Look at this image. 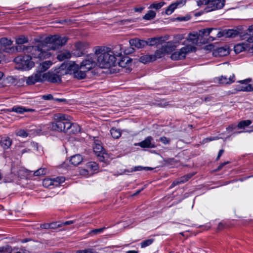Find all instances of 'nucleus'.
<instances>
[{
	"label": "nucleus",
	"instance_id": "obj_1",
	"mask_svg": "<svg viewBox=\"0 0 253 253\" xmlns=\"http://www.w3.org/2000/svg\"><path fill=\"white\" fill-rule=\"evenodd\" d=\"M67 42V38L66 37L55 35L45 38L37 45L26 46L23 44L28 42V38L24 36H20L16 38V43L18 45L15 47V49L18 52H24L25 55L17 57L14 60L24 69L29 70L34 65V61H32V59L48 58L51 55L50 50L59 49Z\"/></svg>",
	"mask_w": 253,
	"mask_h": 253
},
{
	"label": "nucleus",
	"instance_id": "obj_2",
	"mask_svg": "<svg viewBox=\"0 0 253 253\" xmlns=\"http://www.w3.org/2000/svg\"><path fill=\"white\" fill-rule=\"evenodd\" d=\"M94 53L86 56L89 61L94 63L101 68H109L116 66V57L112 54V49L105 46H96Z\"/></svg>",
	"mask_w": 253,
	"mask_h": 253
},
{
	"label": "nucleus",
	"instance_id": "obj_3",
	"mask_svg": "<svg viewBox=\"0 0 253 253\" xmlns=\"http://www.w3.org/2000/svg\"><path fill=\"white\" fill-rule=\"evenodd\" d=\"M94 68V63L89 61L86 56L85 59L81 63L80 66L73 63L67 69L70 74H73L75 78L82 80L85 78L86 72Z\"/></svg>",
	"mask_w": 253,
	"mask_h": 253
},
{
	"label": "nucleus",
	"instance_id": "obj_4",
	"mask_svg": "<svg viewBox=\"0 0 253 253\" xmlns=\"http://www.w3.org/2000/svg\"><path fill=\"white\" fill-rule=\"evenodd\" d=\"M70 119V116L65 114H59L55 115V122L50 125L51 129L58 131L68 132L71 126Z\"/></svg>",
	"mask_w": 253,
	"mask_h": 253
},
{
	"label": "nucleus",
	"instance_id": "obj_5",
	"mask_svg": "<svg viewBox=\"0 0 253 253\" xmlns=\"http://www.w3.org/2000/svg\"><path fill=\"white\" fill-rule=\"evenodd\" d=\"M245 38L244 39H246L247 42H243L236 44L234 46V51L236 53H239L245 50L248 49V42H253V25L249 27L248 30V32L245 35Z\"/></svg>",
	"mask_w": 253,
	"mask_h": 253
},
{
	"label": "nucleus",
	"instance_id": "obj_6",
	"mask_svg": "<svg viewBox=\"0 0 253 253\" xmlns=\"http://www.w3.org/2000/svg\"><path fill=\"white\" fill-rule=\"evenodd\" d=\"M196 47L192 45L188 44L182 47L179 50L176 51L172 53L171 59L174 60H178L183 59L186 55L192 52L196 51Z\"/></svg>",
	"mask_w": 253,
	"mask_h": 253
},
{
	"label": "nucleus",
	"instance_id": "obj_7",
	"mask_svg": "<svg viewBox=\"0 0 253 253\" xmlns=\"http://www.w3.org/2000/svg\"><path fill=\"white\" fill-rule=\"evenodd\" d=\"M60 69L54 71L50 70L47 73L42 74L43 81H47L52 83H59L61 81V73Z\"/></svg>",
	"mask_w": 253,
	"mask_h": 253
},
{
	"label": "nucleus",
	"instance_id": "obj_8",
	"mask_svg": "<svg viewBox=\"0 0 253 253\" xmlns=\"http://www.w3.org/2000/svg\"><path fill=\"white\" fill-rule=\"evenodd\" d=\"M208 1V6L205 8L206 12H211L222 9L225 5L224 0H206Z\"/></svg>",
	"mask_w": 253,
	"mask_h": 253
},
{
	"label": "nucleus",
	"instance_id": "obj_9",
	"mask_svg": "<svg viewBox=\"0 0 253 253\" xmlns=\"http://www.w3.org/2000/svg\"><path fill=\"white\" fill-rule=\"evenodd\" d=\"M133 48L129 47L128 49H125L122 45H118L115 46L112 49L111 54L114 55L116 57V61H117V57H121L122 56V53L125 54H129L133 52Z\"/></svg>",
	"mask_w": 253,
	"mask_h": 253
},
{
	"label": "nucleus",
	"instance_id": "obj_10",
	"mask_svg": "<svg viewBox=\"0 0 253 253\" xmlns=\"http://www.w3.org/2000/svg\"><path fill=\"white\" fill-rule=\"evenodd\" d=\"M93 152L98 157L100 161H105L107 158V154L103 152V148L100 144L99 141L94 142V145L93 146Z\"/></svg>",
	"mask_w": 253,
	"mask_h": 253
},
{
	"label": "nucleus",
	"instance_id": "obj_11",
	"mask_svg": "<svg viewBox=\"0 0 253 253\" xmlns=\"http://www.w3.org/2000/svg\"><path fill=\"white\" fill-rule=\"evenodd\" d=\"M141 148H154L156 147L154 139L151 136L147 137L144 140L135 144Z\"/></svg>",
	"mask_w": 253,
	"mask_h": 253
},
{
	"label": "nucleus",
	"instance_id": "obj_12",
	"mask_svg": "<svg viewBox=\"0 0 253 253\" xmlns=\"http://www.w3.org/2000/svg\"><path fill=\"white\" fill-rule=\"evenodd\" d=\"M215 80L220 84H229L235 81V76L234 74H232L229 77L221 76L219 77L215 78Z\"/></svg>",
	"mask_w": 253,
	"mask_h": 253
},
{
	"label": "nucleus",
	"instance_id": "obj_13",
	"mask_svg": "<svg viewBox=\"0 0 253 253\" xmlns=\"http://www.w3.org/2000/svg\"><path fill=\"white\" fill-rule=\"evenodd\" d=\"M41 82H43L42 74L38 73L37 71V73L28 77L26 79V83L29 85Z\"/></svg>",
	"mask_w": 253,
	"mask_h": 253
},
{
	"label": "nucleus",
	"instance_id": "obj_14",
	"mask_svg": "<svg viewBox=\"0 0 253 253\" xmlns=\"http://www.w3.org/2000/svg\"><path fill=\"white\" fill-rule=\"evenodd\" d=\"M186 1V0H179L171 3L166 9L165 13L168 15H170L178 6L184 5Z\"/></svg>",
	"mask_w": 253,
	"mask_h": 253
},
{
	"label": "nucleus",
	"instance_id": "obj_15",
	"mask_svg": "<svg viewBox=\"0 0 253 253\" xmlns=\"http://www.w3.org/2000/svg\"><path fill=\"white\" fill-rule=\"evenodd\" d=\"M18 248H13L9 245L0 247V253H27L26 250L17 251Z\"/></svg>",
	"mask_w": 253,
	"mask_h": 253
},
{
	"label": "nucleus",
	"instance_id": "obj_16",
	"mask_svg": "<svg viewBox=\"0 0 253 253\" xmlns=\"http://www.w3.org/2000/svg\"><path fill=\"white\" fill-rule=\"evenodd\" d=\"M76 50L73 54L77 57H80L84 54V52L86 47V44L84 43L79 42L75 45Z\"/></svg>",
	"mask_w": 253,
	"mask_h": 253
},
{
	"label": "nucleus",
	"instance_id": "obj_17",
	"mask_svg": "<svg viewBox=\"0 0 253 253\" xmlns=\"http://www.w3.org/2000/svg\"><path fill=\"white\" fill-rule=\"evenodd\" d=\"M129 44L132 47L134 46L137 48H141L147 45V42L144 40L134 39L129 41Z\"/></svg>",
	"mask_w": 253,
	"mask_h": 253
},
{
	"label": "nucleus",
	"instance_id": "obj_18",
	"mask_svg": "<svg viewBox=\"0 0 253 253\" xmlns=\"http://www.w3.org/2000/svg\"><path fill=\"white\" fill-rule=\"evenodd\" d=\"M0 43L1 46L4 47L3 50L5 52H8L10 50L14 49L13 47H9L12 44V41L11 40L8 39L6 38H2L0 39Z\"/></svg>",
	"mask_w": 253,
	"mask_h": 253
},
{
	"label": "nucleus",
	"instance_id": "obj_19",
	"mask_svg": "<svg viewBox=\"0 0 253 253\" xmlns=\"http://www.w3.org/2000/svg\"><path fill=\"white\" fill-rule=\"evenodd\" d=\"M212 31L215 32V34L216 37L220 38L222 36V33L217 29L214 28H206L200 31V33L203 36H208L210 35Z\"/></svg>",
	"mask_w": 253,
	"mask_h": 253
},
{
	"label": "nucleus",
	"instance_id": "obj_20",
	"mask_svg": "<svg viewBox=\"0 0 253 253\" xmlns=\"http://www.w3.org/2000/svg\"><path fill=\"white\" fill-rule=\"evenodd\" d=\"M229 53V48L227 46L220 47L215 49L213 54L215 56H224Z\"/></svg>",
	"mask_w": 253,
	"mask_h": 253
},
{
	"label": "nucleus",
	"instance_id": "obj_21",
	"mask_svg": "<svg viewBox=\"0 0 253 253\" xmlns=\"http://www.w3.org/2000/svg\"><path fill=\"white\" fill-rule=\"evenodd\" d=\"M52 63L50 61H45L40 64L37 68V72L42 74V73L47 70L52 65Z\"/></svg>",
	"mask_w": 253,
	"mask_h": 253
},
{
	"label": "nucleus",
	"instance_id": "obj_22",
	"mask_svg": "<svg viewBox=\"0 0 253 253\" xmlns=\"http://www.w3.org/2000/svg\"><path fill=\"white\" fill-rule=\"evenodd\" d=\"M194 173H188L180 178L174 181L171 184V186H174L176 185L183 183L188 181L192 176L194 175Z\"/></svg>",
	"mask_w": 253,
	"mask_h": 253
},
{
	"label": "nucleus",
	"instance_id": "obj_23",
	"mask_svg": "<svg viewBox=\"0 0 253 253\" xmlns=\"http://www.w3.org/2000/svg\"><path fill=\"white\" fill-rule=\"evenodd\" d=\"M251 81V79H247L245 80L240 81L239 83H241L243 84H245V86H243L240 89V90L244 91H251L253 90V84H248V83Z\"/></svg>",
	"mask_w": 253,
	"mask_h": 253
},
{
	"label": "nucleus",
	"instance_id": "obj_24",
	"mask_svg": "<svg viewBox=\"0 0 253 253\" xmlns=\"http://www.w3.org/2000/svg\"><path fill=\"white\" fill-rule=\"evenodd\" d=\"M12 144V140L8 137H3L0 140V145L4 150L8 149Z\"/></svg>",
	"mask_w": 253,
	"mask_h": 253
},
{
	"label": "nucleus",
	"instance_id": "obj_25",
	"mask_svg": "<svg viewBox=\"0 0 253 253\" xmlns=\"http://www.w3.org/2000/svg\"><path fill=\"white\" fill-rule=\"evenodd\" d=\"M131 59L128 57H123L118 62L119 66L122 68H127L130 66Z\"/></svg>",
	"mask_w": 253,
	"mask_h": 253
},
{
	"label": "nucleus",
	"instance_id": "obj_26",
	"mask_svg": "<svg viewBox=\"0 0 253 253\" xmlns=\"http://www.w3.org/2000/svg\"><path fill=\"white\" fill-rule=\"evenodd\" d=\"M165 53H168L173 51L175 46L172 42H168L162 46Z\"/></svg>",
	"mask_w": 253,
	"mask_h": 253
},
{
	"label": "nucleus",
	"instance_id": "obj_27",
	"mask_svg": "<svg viewBox=\"0 0 253 253\" xmlns=\"http://www.w3.org/2000/svg\"><path fill=\"white\" fill-rule=\"evenodd\" d=\"M140 62L146 64L147 63L155 61V58L153 56V54H146L141 56L139 58Z\"/></svg>",
	"mask_w": 253,
	"mask_h": 253
},
{
	"label": "nucleus",
	"instance_id": "obj_28",
	"mask_svg": "<svg viewBox=\"0 0 253 253\" xmlns=\"http://www.w3.org/2000/svg\"><path fill=\"white\" fill-rule=\"evenodd\" d=\"M53 188L59 186L65 180V177L63 176L57 177L52 178Z\"/></svg>",
	"mask_w": 253,
	"mask_h": 253
},
{
	"label": "nucleus",
	"instance_id": "obj_29",
	"mask_svg": "<svg viewBox=\"0 0 253 253\" xmlns=\"http://www.w3.org/2000/svg\"><path fill=\"white\" fill-rule=\"evenodd\" d=\"M83 158L80 155H75L71 157L70 162L72 165L77 166L80 164Z\"/></svg>",
	"mask_w": 253,
	"mask_h": 253
},
{
	"label": "nucleus",
	"instance_id": "obj_30",
	"mask_svg": "<svg viewBox=\"0 0 253 253\" xmlns=\"http://www.w3.org/2000/svg\"><path fill=\"white\" fill-rule=\"evenodd\" d=\"M71 57V53L68 51H65L58 54L57 58L60 61H63L70 58Z\"/></svg>",
	"mask_w": 253,
	"mask_h": 253
},
{
	"label": "nucleus",
	"instance_id": "obj_31",
	"mask_svg": "<svg viewBox=\"0 0 253 253\" xmlns=\"http://www.w3.org/2000/svg\"><path fill=\"white\" fill-rule=\"evenodd\" d=\"M153 168L151 167H142V166H135L133 168H132L130 169H128L126 171L128 172H132L133 171H141L142 170H152Z\"/></svg>",
	"mask_w": 253,
	"mask_h": 253
},
{
	"label": "nucleus",
	"instance_id": "obj_32",
	"mask_svg": "<svg viewBox=\"0 0 253 253\" xmlns=\"http://www.w3.org/2000/svg\"><path fill=\"white\" fill-rule=\"evenodd\" d=\"M30 131L29 130H24L21 129L17 130L15 132V134L17 136L22 138H26L30 136Z\"/></svg>",
	"mask_w": 253,
	"mask_h": 253
},
{
	"label": "nucleus",
	"instance_id": "obj_33",
	"mask_svg": "<svg viewBox=\"0 0 253 253\" xmlns=\"http://www.w3.org/2000/svg\"><path fill=\"white\" fill-rule=\"evenodd\" d=\"M198 35L197 33L189 34L187 38V41L191 42L192 44H196L198 41Z\"/></svg>",
	"mask_w": 253,
	"mask_h": 253
},
{
	"label": "nucleus",
	"instance_id": "obj_34",
	"mask_svg": "<svg viewBox=\"0 0 253 253\" xmlns=\"http://www.w3.org/2000/svg\"><path fill=\"white\" fill-rule=\"evenodd\" d=\"M156 15V13L153 10H149L143 16V19L146 20H150L153 19Z\"/></svg>",
	"mask_w": 253,
	"mask_h": 253
},
{
	"label": "nucleus",
	"instance_id": "obj_35",
	"mask_svg": "<svg viewBox=\"0 0 253 253\" xmlns=\"http://www.w3.org/2000/svg\"><path fill=\"white\" fill-rule=\"evenodd\" d=\"M165 54L163 49L161 47L156 51L155 54L153 55V56L154 57L155 60H156L157 59L164 57Z\"/></svg>",
	"mask_w": 253,
	"mask_h": 253
},
{
	"label": "nucleus",
	"instance_id": "obj_36",
	"mask_svg": "<svg viewBox=\"0 0 253 253\" xmlns=\"http://www.w3.org/2000/svg\"><path fill=\"white\" fill-rule=\"evenodd\" d=\"M251 124L252 121L250 120L242 121L238 123L237 127L240 129L244 128L245 127L250 126Z\"/></svg>",
	"mask_w": 253,
	"mask_h": 253
},
{
	"label": "nucleus",
	"instance_id": "obj_37",
	"mask_svg": "<svg viewBox=\"0 0 253 253\" xmlns=\"http://www.w3.org/2000/svg\"><path fill=\"white\" fill-rule=\"evenodd\" d=\"M69 130V132L77 133L80 131L81 127L80 126L77 124L71 123V126L70 127Z\"/></svg>",
	"mask_w": 253,
	"mask_h": 253
},
{
	"label": "nucleus",
	"instance_id": "obj_38",
	"mask_svg": "<svg viewBox=\"0 0 253 253\" xmlns=\"http://www.w3.org/2000/svg\"><path fill=\"white\" fill-rule=\"evenodd\" d=\"M12 111L13 112H15L18 113H23L25 112L30 111L31 110L30 109H26L25 107H21V106H14L12 108Z\"/></svg>",
	"mask_w": 253,
	"mask_h": 253
},
{
	"label": "nucleus",
	"instance_id": "obj_39",
	"mask_svg": "<svg viewBox=\"0 0 253 253\" xmlns=\"http://www.w3.org/2000/svg\"><path fill=\"white\" fill-rule=\"evenodd\" d=\"M110 133L112 136L115 139L119 138L121 135L120 130L115 128H112L111 129Z\"/></svg>",
	"mask_w": 253,
	"mask_h": 253
},
{
	"label": "nucleus",
	"instance_id": "obj_40",
	"mask_svg": "<svg viewBox=\"0 0 253 253\" xmlns=\"http://www.w3.org/2000/svg\"><path fill=\"white\" fill-rule=\"evenodd\" d=\"M42 185L45 188H53L52 178H46L42 181Z\"/></svg>",
	"mask_w": 253,
	"mask_h": 253
},
{
	"label": "nucleus",
	"instance_id": "obj_41",
	"mask_svg": "<svg viewBox=\"0 0 253 253\" xmlns=\"http://www.w3.org/2000/svg\"><path fill=\"white\" fill-rule=\"evenodd\" d=\"M47 172V169L46 168H40L35 171L34 173L35 176H41L45 174Z\"/></svg>",
	"mask_w": 253,
	"mask_h": 253
},
{
	"label": "nucleus",
	"instance_id": "obj_42",
	"mask_svg": "<svg viewBox=\"0 0 253 253\" xmlns=\"http://www.w3.org/2000/svg\"><path fill=\"white\" fill-rule=\"evenodd\" d=\"M164 4L165 2L163 1L159 2L158 3H153L150 5L149 8L159 9H160Z\"/></svg>",
	"mask_w": 253,
	"mask_h": 253
},
{
	"label": "nucleus",
	"instance_id": "obj_43",
	"mask_svg": "<svg viewBox=\"0 0 253 253\" xmlns=\"http://www.w3.org/2000/svg\"><path fill=\"white\" fill-rule=\"evenodd\" d=\"M153 242H154V239H147L145 241H143V242H142L141 243V247L142 248H144L151 245Z\"/></svg>",
	"mask_w": 253,
	"mask_h": 253
},
{
	"label": "nucleus",
	"instance_id": "obj_44",
	"mask_svg": "<svg viewBox=\"0 0 253 253\" xmlns=\"http://www.w3.org/2000/svg\"><path fill=\"white\" fill-rule=\"evenodd\" d=\"M159 42V39L156 38L148 39L147 41H146L147 45H154L157 44Z\"/></svg>",
	"mask_w": 253,
	"mask_h": 253
},
{
	"label": "nucleus",
	"instance_id": "obj_45",
	"mask_svg": "<svg viewBox=\"0 0 253 253\" xmlns=\"http://www.w3.org/2000/svg\"><path fill=\"white\" fill-rule=\"evenodd\" d=\"M77 253H97L93 249H86L84 250H78L77 251Z\"/></svg>",
	"mask_w": 253,
	"mask_h": 253
},
{
	"label": "nucleus",
	"instance_id": "obj_46",
	"mask_svg": "<svg viewBox=\"0 0 253 253\" xmlns=\"http://www.w3.org/2000/svg\"><path fill=\"white\" fill-rule=\"evenodd\" d=\"M74 223V221L73 220H69L65 222H61L60 224H58L57 226V227H62L63 226H66L72 224Z\"/></svg>",
	"mask_w": 253,
	"mask_h": 253
},
{
	"label": "nucleus",
	"instance_id": "obj_47",
	"mask_svg": "<svg viewBox=\"0 0 253 253\" xmlns=\"http://www.w3.org/2000/svg\"><path fill=\"white\" fill-rule=\"evenodd\" d=\"M206 0H197L196 1L197 4L198 6H201L202 5H205L208 6V1Z\"/></svg>",
	"mask_w": 253,
	"mask_h": 253
},
{
	"label": "nucleus",
	"instance_id": "obj_48",
	"mask_svg": "<svg viewBox=\"0 0 253 253\" xmlns=\"http://www.w3.org/2000/svg\"><path fill=\"white\" fill-rule=\"evenodd\" d=\"M105 229V227L100 228L98 229H94L91 231V234H97L103 232V231Z\"/></svg>",
	"mask_w": 253,
	"mask_h": 253
},
{
	"label": "nucleus",
	"instance_id": "obj_49",
	"mask_svg": "<svg viewBox=\"0 0 253 253\" xmlns=\"http://www.w3.org/2000/svg\"><path fill=\"white\" fill-rule=\"evenodd\" d=\"M160 140L164 144H168L170 143V139L165 136L161 137Z\"/></svg>",
	"mask_w": 253,
	"mask_h": 253
},
{
	"label": "nucleus",
	"instance_id": "obj_50",
	"mask_svg": "<svg viewBox=\"0 0 253 253\" xmlns=\"http://www.w3.org/2000/svg\"><path fill=\"white\" fill-rule=\"evenodd\" d=\"M237 127V126L235 124H232L230 126H229L227 128L226 130L228 132H231L233 131L234 129H235Z\"/></svg>",
	"mask_w": 253,
	"mask_h": 253
},
{
	"label": "nucleus",
	"instance_id": "obj_51",
	"mask_svg": "<svg viewBox=\"0 0 253 253\" xmlns=\"http://www.w3.org/2000/svg\"><path fill=\"white\" fill-rule=\"evenodd\" d=\"M52 225L53 224H43L41 225V227L42 229H49L53 228V226H52Z\"/></svg>",
	"mask_w": 253,
	"mask_h": 253
},
{
	"label": "nucleus",
	"instance_id": "obj_52",
	"mask_svg": "<svg viewBox=\"0 0 253 253\" xmlns=\"http://www.w3.org/2000/svg\"><path fill=\"white\" fill-rule=\"evenodd\" d=\"M214 46L213 44H209L208 45H207L205 46V49H206V50H215L214 49Z\"/></svg>",
	"mask_w": 253,
	"mask_h": 253
},
{
	"label": "nucleus",
	"instance_id": "obj_53",
	"mask_svg": "<svg viewBox=\"0 0 253 253\" xmlns=\"http://www.w3.org/2000/svg\"><path fill=\"white\" fill-rule=\"evenodd\" d=\"M42 97L43 99L47 100H49L53 99V96L51 94L44 95Z\"/></svg>",
	"mask_w": 253,
	"mask_h": 253
},
{
	"label": "nucleus",
	"instance_id": "obj_54",
	"mask_svg": "<svg viewBox=\"0 0 253 253\" xmlns=\"http://www.w3.org/2000/svg\"><path fill=\"white\" fill-rule=\"evenodd\" d=\"M218 138H219L218 137H209V138H207L206 139H204V141L205 142H209V141H212V140H217Z\"/></svg>",
	"mask_w": 253,
	"mask_h": 253
},
{
	"label": "nucleus",
	"instance_id": "obj_55",
	"mask_svg": "<svg viewBox=\"0 0 253 253\" xmlns=\"http://www.w3.org/2000/svg\"><path fill=\"white\" fill-rule=\"evenodd\" d=\"M144 9V7H135L134 8V10L135 12H141Z\"/></svg>",
	"mask_w": 253,
	"mask_h": 253
},
{
	"label": "nucleus",
	"instance_id": "obj_56",
	"mask_svg": "<svg viewBox=\"0 0 253 253\" xmlns=\"http://www.w3.org/2000/svg\"><path fill=\"white\" fill-rule=\"evenodd\" d=\"M234 31L232 30H229V31L228 32V36H230V37H234L235 36V35L236 34H234Z\"/></svg>",
	"mask_w": 253,
	"mask_h": 253
},
{
	"label": "nucleus",
	"instance_id": "obj_57",
	"mask_svg": "<svg viewBox=\"0 0 253 253\" xmlns=\"http://www.w3.org/2000/svg\"><path fill=\"white\" fill-rule=\"evenodd\" d=\"M223 152H224V150L221 149L219 150L218 155H217V157L216 158L217 160H218L220 158L221 156L223 154Z\"/></svg>",
	"mask_w": 253,
	"mask_h": 253
},
{
	"label": "nucleus",
	"instance_id": "obj_58",
	"mask_svg": "<svg viewBox=\"0 0 253 253\" xmlns=\"http://www.w3.org/2000/svg\"><path fill=\"white\" fill-rule=\"evenodd\" d=\"M184 39L183 35H178L175 37V39L177 40H182Z\"/></svg>",
	"mask_w": 253,
	"mask_h": 253
},
{
	"label": "nucleus",
	"instance_id": "obj_59",
	"mask_svg": "<svg viewBox=\"0 0 253 253\" xmlns=\"http://www.w3.org/2000/svg\"><path fill=\"white\" fill-rule=\"evenodd\" d=\"M177 19L179 21H187L188 20V18L187 17H179Z\"/></svg>",
	"mask_w": 253,
	"mask_h": 253
},
{
	"label": "nucleus",
	"instance_id": "obj_60",
	"mask_svg": "<svg viewBox=\"0 0 253 253\" xmlns=\"http://www.w3.org/2000/svg\"><path fill=\"white\" fill-rule=\"evenodd\" d=\"M228 162H225V163H222L221 164H220L218 167V170H220L225 165H226L227 164H228Z\"/></svg>",
	"mask_w": 253,
	"mask_h": 253
},
{
	"label": "nucleus",
	"instance_id": "obj_61",
	"mask_svg": "<svg viewBox=\"0 0 253 253\" xmlns=\"http://www.w3.org/2000/svg\"><path fill=\"white\" fill-rule=\"evenodd\" d=\"M248 46L250 47H248V49L252 52H253V43L252 44H250L248 43Z\"/></svg>",
	"mask_w": 253,
	"mask_h": 253
},
{
	"label": "nucleus",
	"instance_id": "obj_62",
	"mask_svg": "<svg viewBox=\"0 0 253 253\" xmlns=\"http://www.w3.org/2000/svg\"><path fill=\"white\" fill-rule=\"evenodd\" d=\"M89 166H90V167H91L93 168H94L93 169H94V170H96V169L97 165H96V163H93L90 164L89 165Z\"/></svg>",
	"mask_w": 253,
	"mask_h": 253
},
{
	"label": "nucleus",
	"instance_id": "obj_63",
	"mask_svg": "<svg viewBox=\"0 0 253 253\" xmlns=\"http://www.w3.org/2000/svg\"><path fill=\"white\" fill-rule=\"evenodd\" d=\"M126 253H138V251L131 250L127 251Z\"/></svg>",
	"mask_w": 253,
	"mask_h": 253
},
{
	"label": "nucleus",
	"instance_id": "obj_64",
	"mask_svg": "<svg viewBox=\"0 0 253 253\" xmlns=\"http://www.w3.org/2000/svg\"><path fill=\"white\" fill-rule=\"evenodd\" d=\"M30 241V239H23L21 241V242L22 243H26V242H27L28 241Z\"/></svg>",
	"mask_w": 253,
	"mask_h": 253
}]
</instances>
